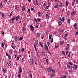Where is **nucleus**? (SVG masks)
I'll use <instances>...</instances> for the list:
<instances>
[{"instance_id":"a878e982","label":"nucleus","mask_w":78,"mask_h":78,"mask_svg":"<svg viewBox=\"0 0 78 78\" xmlns=\"http://www.w3.org/2000/svg\"><path fill=\"white\" fill-rule=\"evenodd\" d=\"M25 51V50H24V48H22V49H21V51L22 52H24Z\"/></svg>"},{"instance_id":"393cba45","label":"nucleus","mask_w":78,"mask_h":78,"mask_svg":"<svg viewBox=\"0 0 78 78\" xmlns=\"http://www.w3.org/2000/svg\"><path fill=\"white\" fill-rule=\"evenodd\" d=\"M63 44H64V42H63V41H61L60 42V44L61 45H63Z\"/></svg>"},{"instance_id":"7ed1b4c3","label":"nucleus","mask_w":78,"mask_h":78,"mask_svg":"<svg viewBox=\"0 0 78 78\" xmlns=\"http://www.w3.org/2000/svg\"><path fill=\"white\" fill-rule=\"evenodd\" d=\"M71 15L72 16H73L74 15L75 16V15H76V11H73L71 12Z\"/></svg>"},{"instance_id":"6e6d98bb","label":"nucleus","mask_w":78,"mask_h":78,"mask_svg":"<svg viewBox=\"0 0 78 78\" xmlns=\"http://www.w3.org/2000/svg\"><path fill=\"white\" fill-rule=\"evenodd\" d=\"M62 78H66V76L63 75L62 76Z\"/></svg>"},{"instance_id":"052dcab7","label":"nucleus","mask_w":78,"mask_h":78,"mask_svg":"<svg viewBox=\"0 0 78 78\" xmlns=\"http://www.w3.org/2000/svg\"><path fill=\"white\" fill-rule=\"evenodd\" d=\"M55 48H59V46H55Z\"/></svg>"},{"instance_id":"c9c22d12","label":"nucleus","mask_w":78,"mask_h":78,"mask_svg":"<svg viewBox=\"0 0 78 78\" xmlns=\"http://www.w3.org/2000/svg\"><path fill=\"white\" fill-rule=\"evenodd\" d=\"M9 52L10 54H12V51L11 50H10L9 51Z\"/></svg>"},{"instance_id":"e433bc0d","label":"nucleus","mask_w":78,"mask_h":78,"mask_svg":"<svg viewBox=\"0 0 78 78\" xmlns=\"http://www.w3.org/2000/svg\"><path fill=\"white\" fill-rule=\"evenodd\" d=\"M51 37H52V35H49V39H50L51 38Z\"/></svg>"},{"instance_id":"4468645a","label":"nucleus","mask_w":78,"mask_h":78,"mask_svg":"<svg viewBox=\"0 0 78 78\" xmlns=\"http://www.w3.org/2000/svg\"><path fill=\"white\" fill-rule=\"evenodd\" d=\"M50 18V16L48 15V14H46V19H48Z\"/></svg>"},{"instance_id":"0eeeda50","label":"nucleus","mask_w":78,"mask_h":78,"mask_svg":"<svg viewBox=\"0 0 78 78\" xmlns=\"http://www.w3.org/2000/svg\"><path fill=\"white\" fill-rule=\"evenodd\" d=\"M11 62L9 60L7 62V64L9 66H11Z\"/></svg>"},{"instance_id":"9b49d317","label":"nucleus","mask_w":78,"mask_h":78,"mask_svg":"<svg viewBox=\"0 0 78 78\" xmlns=\"http://www.w3.org/2000/svg\"><path fill=\"white\" fill-rule=\"evenodd\" d=\"M41 35V34L40 33H38L37 34V38L39 37H40V36Z\"/></svg>"},{"instance_id":"c756f323","label":"nucleus","mask_w":78,"mask_h":78,"mask_svg":"<svg viewBox=\"0 0 78 78\" xmlns=\"http://www.w3.org/2000/svg\"><path fill=\"white\" fill-rule=\"evenodd\" d=\"M51 5V4L50 3H48V8H50V5Z\"/></svg>"},{"instance_id":"338daca9","label":"nucleus","mask_w":78,"mask_h":78,"mask_svg":"<svg viewBox=\"0 0 78 78\" xmlns=\"http://www.w3.org/2000/svg\"><path fill=\"white\" fill-rule=\"evenodd\" d=\"M76 3L77 4H78V0H77V1H76Z\"/></svg>"},{"instance_id":"ea45409f","label":"nucleus","mask_w":78,"mask_h":78,"mask_svg":"<svg viewBox=\"0 0 78 78\" xmlns=\"http://www.w3.org/2000/svg\"><path fill=\"white\" fill-rule=\"evenodd\" d=\"M22 39H23V38L21 37H20V40L22 41Z\"/></svg>"},{"instance_id":"412c9836","label":"nucleus","mask_w":78,"mask_h":78,"mask_svg":"<svg viewBox=\"0 0 78 78\" xmlns=\"http://www.w3.org/2000/svg\"><path fill=\"white\" fill-rule=\"evenodd\" d=\"M3 72L4 73H6V69L5 68L3 69Z\"/></svg>"},{"instance_id":"9d476101","label":"nucleus","mask_w":78,"mask_h":78,"mask_svg":"<svg viewBox=\"0 0 78 78\" xmlns=\"http://www.w3.org/2000/svg\"><path fill=\"white\" fill-rule=\"evenodd\" d=\"M59 19L60 20H61V21H62L63 22H64V19H65V18L64 17H63L62 18V19L61 18V17H59Z\"/></svg>"},{"instance_id":"a18cd8bd","label":"nucleus","mask_w":78,"mask_h":78,"mask_svg":"<svg viewBox=\"0 0 78 78\" xmlns=\"http://www.w3.org/2000/svg\"><path fill=\"white\" fill-rule=\"evenodd\" d=\"M62 2H61V3L60 4V7H62Z\"/></svg>"},{"instance_id":"58836bf2","label":"nucleus","mask_w":78,"mask_h":78,"mask_svg":"<svg viewBox=\"0 0 78 78\" xmlns=\"http://www.w3.org/2000/svg\"><path fill=\"white\" fill-rule=\"evenodd\" d=\"M2 17H3V18H4V17H5V15L4 14V13H2Z\"/></svg>"},{"instance_id":"c85d7f7f","label":"nucleus","mask_w":78,"mask_h":78,"mask_svg":"<svg viewBox=\"0 0 78 78\" xmlns=\"http://www.w3.org/2000/svg\"><path fill=\"white\" fill-rule=\"evenodd\" d=\"M66 5L67 6H68V5H69V2L67 1H66Z\"/></svg>"},{"instance_id":"aec40b11","label":"nucleus","mask_w":78,"mask_h":78,"mask_svg":"<svg viewBox=\"0 0 78 78\" xmlns=\"http://www.w3.org/2000/svg\"><path fill=\"white\" fill-rule=\"evenodd\" d=\"M58 24H59L60 26L61 25V24H62V22L59 21L58 23Z\"/></svg>"},{"instance_id":"f03ea898","label":"nucleus","mask_w":78,"mask_h":78,"mask_svg":"<svg viewBox=\"0 0 78 78\" xmlns=\"http://www.w3.org/2000/svg\"><path fill=\"white\" fill-rule=\"evenodd\" d=\"M39 41H38V40H36L35 41V44H34V47L35 48V50L36 51H37V49L36 48V45H37Z\"/></svg>"},{"instance_id":"a19ab883","label":"nucleus","mask_w":78,"mask_h":78,"mask_svg":"<svg viewBox=\"0 0 78 78\" xmlns=\"http://www.w3.org/2000/svg\"><path fill=\"white\" fill-rule=\"evenodd\" d=\"M2 47H4V43L2 42V45H1Z\"/></svg>"},{"instance_id":"a211bd4d","label":"nucleus","mask_w":78,"mask_h":78,"mask_svg":"<svg viewBox=\"0 0 78 78\" xmlns=\"http://www.w3.org/2000/svg\"><path fill=\"white\" fill-rule=\"evenodd\" d=\"M38 15L39 16H42V13H41V12H38Z\"/></svg>"},{"instance_id":"0e129e2a","label":"nucleus","mask_w":78,"mask_h":78,"mask_svg":"<svg viewBox=\"0 0 78 78\" xmlns=\"http://www.w3.org/2000/svg\"><path fill=\"white\" fill-rule=\"evenodd\" d=\"M23 25H24V26H26V25H27V24H26V23H24L23 24Z\"/></svg>"},{"instance_id":"39448f33","label":"nucleus","mask_w":78,"mask_h":78,"mask_svg":"<svg viewBox=\"0 0 78 78\" xmlns=\"http://www.w3.org/2000/svg\"><path fill=\"white\" fill-rule=\"evenodd\" d=\"M30 28L32 31H33V32L34 31V27H33L32 25H30Z\"/></svg>"},{"instance_id":"4c0bfd02","label":"nucleus","mask_w":78,"mask_h":78,"mask_svg":"<svg viewBox=\"0 0 78 78\" xmlns=\"http://www.w3.org/2000/svg\"><path fill=\"white\" fill-rule=\"evenodd\" d=\"M51 43H53V38H51Z\"/></svg>"},{"instance_id":"7c9ffc66","label":"nucleus","mask_w":78,"mask_h":78,"mask_svg":"<svg viewBox=\"0 0 78 78\" xmlns=\"http://www.w3.org/2000/svg\"><path fill=\"white\" fill-rule=\"evenodd\" d=\"M39 44H40V45H41V47L42 48H43V45H42V43H41V42H39Z\"/></svg>"},{"instance_id":"5fc2aeb1","label":"nucleus","mask_w":78,"mask_h":78,"mask_svg":"<svg viewBox=\"0 0 78 78\" xmlns=\"http://www.w3.org/2000/svg\"><path fill=\"white\" fill-rule=\"evenodd\" d=\"M12 47L13 49H15V47L14 46V45H12Z\"/></svg>"},{"instance_id":"bf43d9fd","label":"nucleus","mask_w":78,"mask_h":78,"mask_svg":"<svg viewBox=\"0 0 78 78\" xmlns=\"http://www.w3.org/2000/svg\"><path fill=\"white\" fill-rule=\"evenodd\" d=\"M74 5H75V4H74V3L73 2L72 4V6H74Z\"/></svg>"},{"instance_id":"ddd939ff","label":"nucleus","mask_w":78,"mask_h":78,"mask_svg":"<svg viewBox=\"0 0 78 78\" xmlns=\"http://www.w3.org/2000/svg\"><path fill=\"white\" fill-rule=\"evenodd\" d=\"M22 72V68L21 67H20L19 69V73H21Z\"/></svg>"},{"instance_id":"4d7b16f0","label":"nucleus","mask_w":78,"mask_h":78,"mask_svg":"<svg viewBox=\"0 0 78 78\" xmlns=\"http://www.w3.org/2000/svg\"><path fill=\"white\" fill-rule=\"evenodd\" d=\"M17 60H19V56H18L17 57Z\"/></svg>"},{"instance_id":"e2e57ef3","label":"nucleus","mask_w":78,"mask_h":78,"mask_svg":"<svg viewBox=\"0 0 78 78\" xmlns=\"http://www.w3.org/2000/svg\"><path fill=\"white\" fill-rule=\"evenodd\" d=\"M70 54L69 53L68 55V56L69 58H70Z\"/></svg>"},{"instance_id":"f8f14e48","label":"nucleus","mask_w":78,"mask_h":78,"mask_svg":"<svg viewBox=\"0 0 78 78\" xmlns=\"http://www.w3.org/2000/svg\"><path fill=\"white\" fill-rule=\"evenodd\" d=\"M74 27L75 29H77L78 28V24L77 23H75L74 24Z\"/></svg>"},{"instance_id":"f257e3e1","label":"nucleus","mask_w":78,"mask_h":78,"mask_svg":"<svg viewBox=\"0 0 78 78\" xmlns=\"http://www.w3.org/2000/svg\"><path fill=\"white\" fill-rule=\"evenodd\" d=\"M47 70L48 72H50V73H51V72H55V70L53 69V68L51 67H50L48 68Z\"/></svg>"},{"instance_id":"13d9d810","label":"nucleus","mask_w":78,"mask_h":78,"mask_svg":"<svg viewBox=\"0 0 78 78\" xmlns=\"http://www.w3.org/2000/svg\"><path fill=\"white\" fill-rule=\"evenodd\" d=\"M28 11L29 13H30V10L29 9H28Z\"/></svg>"},{"instance_id":"4be33fe9","label":"nucleus","mask_w":78,"mask_h":78,"mask_svg":"<svg viewBox=\"0 0 78 78\" xmlns=\"http://www.w3.org/2000/svg\"><path fill=\"white\" fill-rule=\"evenodd\" d=\"M67 22L68 23H70V19H68L67 20Z\"/></svg>"},{"instance_id":"49530a36","label":"nucleus","mask_w":78,"mask_h":78,"mask_svg":"<svg viewBox=\"0 0 78 78\" xmlns=\"http://www.w3.org/2000/svg\"><path fill=\"white\" fill-rule=\"evenodd\" d=\"M47 44L48 46H49V45H50V43L49 42H47Z\"/></svg>"},{"instance_id":"de8ad7c7","label":"nucleus","mask_w":78,"mask_h":78,"mask_svg":"<svg viewBox=\"0 0 78 78\" xmlns=\"http://www.w3.org/2000/svg\"><path fill=\"white\" fill-rule=\"evenodd\" d=\"M42 55H43V56H44V55H45V52H43L42 53Z\"/></svg>"},{"instance_id":"2f4dec72","label":"nucleus","mask_w":78,"mask_h":78,"mask_svg":"<svg viewBox=\"0 0 78 78\" xmlns=\"http://www.w3.org/2000/svg\"><path fill=\"white\" fill-rule=\"evenodd\" d=\"M29 76H30L31 78H32V77H33V75H32V74H29Z\"/></svg>"},{"instance_id":"8fccbe9b","label":"nucleus","mask_w":78,"mask_h":78,"mask_svg":"<svg viewBox=\"0 0 78 78\" xmlns=\"http://www.w3.org/2000/svg\"><path fill=\"white\" fill-rule=\"evenodd\" d=\"M66 55H68V51H66Z\"/></svg>"},{"instance_id":"79ce46f5","label":"nucleus","mask_w":78,"mask_h":78,"mask_svg":"<svg viewBox=\"0 0 78 78\" xmlns=\"http://www.w3.org/2000/svg\"><path fill=\"white\" fill-rule=\"evenodd\" d=\"M24 61V58H22V59L21 60V62H23Z\"/></svg>"},{"instance_id":"2eb2a0df","label":"nucleus","mask_w":78,"mask_h":78,"mask_svg":"<svg viewBox=\"0 0 78 78\" xmlns=\"http://www.w3.org/2000/svg\"><path fill=\"white\" fill-rule=\"evenodd\" d=\"M25 9V6H23L22 8V10L23 11H24Z\"/></svg>"},{"instance_id":"864d4df0","label":"nucleus","mask_w":78,"mask_h":78,"mask_svg":"<svg viewBox=\"0 0 78 78\" xmlns=\"http://www.w3.org/2000/svg\"><path fill=\"white\" fill-rule=\"evenodd\" d=\"M68 35V34H66L65 35V37H67V36Z\"/></svg>"},{"instance_id":"6ab92c4d","label":"nucleus","mask_w":78,"mask_h":78,"mask_svg":"<svg viewBox=\"0 0 78 78\" xmlns=\"http://www.w3.org/2000/svg\"><path fill=\"white\" fill-rule=\"evenodd\" d=\"M19 16H17L16 17V21H17L19 20Z\"/></svg>"},{"instance_id":"3c124183","label":"nucleus","mask_w":78,"mask_h":78,"mask_svg":"<svg viewBox=\"0 0 78 78\" xmlns=\"http://www.w3.org/2000/svg\"><path fill=\"white\" fill-rule=\"evenodd\" d=\"M43 6L44 7H45L46 6V4H45V3H44L43 4Z\"/></svg>"},{"instance_id":"72a5a7b5","label":"nucleus","mask_w":78,"mask_h":78,"mask_svg":"<svg viewBox=\"0 0 78 78\" xmlns=\"http://www.w3.org/2000/svg\"><path fill=\"white\" fill-rule=\"evenodd\" d=\"M13 13L12 12L10 13V15L9 16V17H11V16H12V14Z\"/></svg>"},{"instance_id":"cd10ccee","label":"nucleus","mask_w":78,"mask_h":78,"mask_svg":"<svg viewBox=\"0 0 78 78\" xmlns=\"http://www.w3.org/2000/svg\"><path fill=\"white\" fill-rule=\"evenodd\" d=\"M66 50H69V48L68 46H66Z\"/></svg>"},{"instance_id":"6e6552de","label":"nucleus","mask_w":78,"mask_h":78,"mask_svg":"<svg viewBox=\"0 0 78 78\" xmlns=\"http://www.w3.org/2000/svg\"><path fill=\"white\" fill-rule=\"evenodd\" d=\"M14 40L15 42H16V41H18V37H17V36H15Z\"/></svg>"},{"instance_id":"5701e85b","label":"nucleus","mask_w":78,"mask_h":78,"mask_svg":"<svg viewBox=\"0 0 78 78\" xmlns=\"http://www.w3.org/2000/svg\"><path fill=\"white\" fill-rule=\"evenodd\" d=\"M38 1L37 0H36V1H35V4H36V5H39V4H38Z\"/></svg>"},{"instance_id":"b1692460","label":"nucleus","mask_w":78,"mask_h":78,"mask_svg":"<svg viewBox=\"0 0 78 78\" xmlns=\"http://www.w3.org/2000/svg\"><path fill=\"white\" fill-rule=\"evenodd\" d=\"M45 49H46L47 50H48V46H47V45L46 44V45H45Z\"/></svg>"},{"instance_id":"423d86ee","label":"nucleus","mask_w":78,"mask_h":78,"mask_svg":"<svg viewBox=\"0 0 78 78\" xmlns=\"http://www.w3.org/2000/svg\"><path fill=\"white\" fill-rule=\"evenodd\" d=\"M22 30L23 33H25L26 32V30H27V29H26V28L25 27H23L22 28Z\"/></svg>"},{"instance_id":"37998d69","label":"nucleus","mask_w":78,"mask_h":78,"mask_svg":"<svg viewBox=\"0 0 78 78\" xmlns=\"http://www.w3.org/2000/svg\"><path fill=\"white\" fill-rule=\"evenodd\" d=\"M67 67L68 68V69H70V65H67Z\"/></svg>"},{"instance_id":"09e8293b","label":"nucleus","mask_w":78,"mask_h":78,"mask_svg":"<svg viewBox=\"0 0 78 78\" xmlns=\"http://www.w3.org/2000/svg\"><path fill=\"white\" fill-rule=\"evenodd\" d=\"M14 45V41H12V45Z\"/></svg>"},{"instance_id":"bb28decb","label":"nucleus","mask_w":78,"mask_h":78,"mask_svg":"<svg viewBox=\"0 0 78 78\" xmlns=\"http://www.w3.org/2000/svg\"><path fill=\"white\" fill-rule=\"evenodd\" d=\"M58 5H59L58 3H57V4L56 5H55V8H58Z\"/></svg>"},{"instance_id":"69168bd1","label":"nucleus","mask_w":78,"mask_h":78,"mask_svg":"<svg viewBox=\"0 0 78 78\" xmlns=\"http://www.w3.org/2000/svg\"><path fill=\"white\" fill-rule=\"evenodd\" d=\"M48 6H46V7L45 9H46V10H47V9H48Z\"/></svg>"},{"instance_id":"20e7f679","label":"nucleus","mask_w":78,"mask_h":78,"mask_svg":"<svg viewBox=\"0 0 78 78\" xmlns=\"http://www.w3.org/2000/svg\"><path fill=\"white\" fill-rule=\"evenodd\" d=\"M30 63L31 65H34V62H33V60L32 59H31L30 61Z\"/></svg>"},{"instance_id":"f3484780","label":"nucleus","mask_w":78,"mask_h":78,"mask_svg":"<svg viewBox=\"0 0 78 78\" xmlns=\"http://www.w3.org/2000/svg\"><path fill=\"white\" fill-rule=\"evenodd\" d=\"M14 20H16V16H14L13 17L12 19L11 20L12 21H14Z\"/></svg>"},{"instance_id":"603ef678","label":"nucleus","mask_w":78,"mask_h":78,"mask_svg":"<svg viewBox=\"0 0 78 78\" xmlns=\"http://www.w3.org/2000/svg\"><path fill=\"white\" fill-rule=\"evenodd\" d=\"M34 21H35V22H37V20H36V18H34Z\"/></svg>"},{"instance_id":"680f3d73","label":"nucleus","mask_w":78,"mask_h":78,"mask_svg":"<svg viewBox=\"0 0 78 78\" xmlns=\"http://www.w3.org/2000/svg\"><path fill=\"white\" fill-rule=\"evenodd\" d=\"M37 21L38 22H40L41 21V19H37Z\"/></svg>"},{"instance_id":"473e14b6","label":"nucleus","mask_w":78,"mask_h":78,"mask_svg":"<svg viewBox=\"0 0 78 78\" xmlns=\"http://www.w3.org/2000/svg\"><path fill=\"white\" fill-rule=\"evenodd\" d=\"M21 76H22L21 74H20V75L18 74V78H20L21 77Z\"/></svg>"},{"instance_id":"f704fd0d","label":"nucleus","mask_w":78,"mask_h":78,"mask_svg":"<svg viewBox=\"0 0 78 78\" xmlns=\"http://www.w3.org/2000/svg\"><path fill=\"white\" fill-rule=\"evenodd\" d=\"M8 57L9 59H11V56L9 54L8 55Z\"/></svg>"},{"instance_id":"1a4fd4ad","label":"nucleus","mask_w":78,"mask_h":78,"mask_svg":"<svg viewBox=\"0 0 78 78\" xmlns=\"http://www.w3.org/2000/svg\"><path fill=\"white\" fill-rule=\"evenodd\" d=\"M78 67L77 66V65H75L73 67V69L74 70H76V69H77Z\"/></svg>"},{"instance_id":"774afa93","label":"nucleus","mask_w":78,"mask_h":78,"mask_svg":"<svg viewBox=\"0 0 78 78\" xmlns=\"http://www.w3.org/2000/svg\"><path fill=\"white\" fill-rule=\"evenodd\" d=\"M76 35H78V32H76Z\"/></svg>"},{"instance_id":"dca6fc26","label":"nucleus","mask_w":78,"mask_h":78,"mask_svg":"<svg viewBox=\"0 0 78 78\" xmlns=\"http://www.w3.org/2000/svg\"><path fill=\"white\" fill-rule=\"evenodd\" d=\"M0 7L1 8H3V4H2V2H0Z\"/></svg>"},{"instance_id":"c03bdc74","label":"nucleus","mask_w":78,"mask_h":78,"mask_svg":"<svg viewBox=\"0 0 78 78\" xmlns=\"http://www.w3.org/2000/svg\"><path fill=\"white\" fill-rule=\"evenodd\" d=\"M62 55H65V52H64V51H62Z\"/></svg>"}]
</instances>
